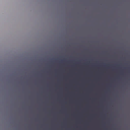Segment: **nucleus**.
Masks as SVG:
<instances>
[{
	"label": "nucleus",
	"mask_w": 130,
	"mask_h": 130,
	"mask_svg": "<svg viewBox=\"0 0 130 130\" xmlns=\"http://www.w3.org/2000/svg\"><path fill=\"white\" fill-rule=\"evenodd\" d=\"M113 55H112V87H114V60H113Z\"/></svg>",
	"instance_id": "f257e3e1"
},
{
	"label": "nucleus",
	"mask_w": 130,
	"mask_h": 130,
	"mask_svg": "<svg viewBox=\"0 0 130 130\" xmlns=\"http://www.w3.org/2000/svg\"><path fill=\"white\" fill-rule=\"evenodd\" d=\"M113 89L114 90V87L112 88V108H113V105H114V104H113V95H114V91H113Z\"/></svg>",
	"instance_id": "f03ea898"
},
{
	"label": "nucleus",
	"mask_w": 130,
	"mask_h": 130,
	"mask_svg": "<svg viewBox=\"0 0 130 130\" xmlns=\"http://www.w3.org/2000/svg\"><path fill=\"white\" fill-rule=\"evenodd\" d=\"M121 74L122 75H123V74L122 73Z\"/></svg>",
	"instance_id": "7ed1b4c3"
},
{
	"label": "nucleus",
	"mask_w": 130,
	"mask_h": 130,
	"mask_svg": "<svg viewBox=\"0 0 130 130\" xmlns=\"http://www.w3.org/2000/svg\"><path fill=\"white\" fill-rule=\"evenodd\" d=\"M114 100H115V99H114Z\"/></svg>",
	"instance_id": "20e7f679"
},
{
	"label": "nucleus",
	"mask_w": 130,
	"mask_h": 130,
	"mask_svg": "<svg viewBox=\"0 0 130 130\" xmlns=\"http://www.w3.org/2000/svg\"><path fill=\"white\" fill-rule=\"evenodd\" d=\"M114 100H115V99H114Z\"/></svg>",
	"instance_id": "39448f33"
},
{
	"label": "nucleus",
	"mask_w": 130,
	"mask_h": 130,
	"mask_svg": "<svg viewBox=\"0 0 130 130\" xmlns=\"http://www.w3.org/2000/svg\"><path fill=\"white\" fill-rule=\"evenodd\" d=\"M114 100H115V99H114Z\"/></svg>",
	"instance_id": "423d86ee"
},
{
	"label": "nucleus",
	"mask_w": 130,
	"mask_h": 130,
	"mask_svg": "<svg viewBox=\"0 0 130 130\" xmlns=\"http://www.w3.org/2000/svg\"><path fill=\"white\" fill-rule=\"evenodd\" d=\"M114 76V77L115 76V75Z\"/></svg>",
	"instance_id": "0eeeda50"
},
{
	"label": "nucleus",
	"mask_w": 130,
	"mask_h": 130,
	"mask_svg": "<svg viewBox=\"0 0 130 130\" xmlns=\"http://www.w3.org/2000/svg\"><path fill=\"white\" fill-rule=\"evenodd\" d=\"M114 129H115V128H114Z\"/></svg>",
	"instance_id": "6e6552de"
}]
</instances>
